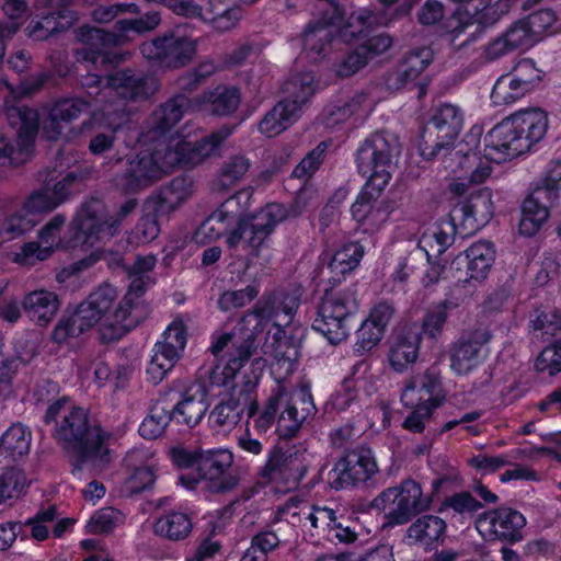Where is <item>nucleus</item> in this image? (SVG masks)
Masks as SVG:
<instances>
[{
    "label": "nucleus",
    "mask_w": 561,
    "mask_h": 561,
    "mask_svg": "<svg viewBox=\"0 0 561 561\" xmlns=\"http://www.w3.org/2000/svg\"><path fill=\"white\" fill-rule=\"evenodd\" d=\"M116 299V291L110 285L99 287L76 310L91 329L108 312Z\"/></svg>",
    "instance_id": "obj_30"
},
{
    "label": "nucleus",
    "mask_w": 561,
    "mask_h": 561,
    "mask_svg": "<svg viewBox=\"0 0 561 561\" xmlns=\"http://www.w3.org/2000/svg\"><path fill=\"white\" fill-rule=\"evenodd\" d=\"M446 522L435 515H423L415 519L407 530L409 539L423 546L438 542L445 535Z\"/></svg>",
    "instance_id": "obj_41"
},
{
    "label": "nucleus",
    "mask_w": 561,
    "mask_h": 561,
    "mask_svg": "<svg viewBox=\"0 0 561 561\" xmlns=\"http://www.w3.org/2000/svg\"><path fill=\"white\" fill-rule=\"evenodd\" d=\"M434 53L420 47L404 54L397 68V80L401 84L415 80L433 61Z\"/></svg>",
    "instance_id": "obj_42"
},
{
    "label": "nucleus",
    "mask_w": 561,
    "mask_h": 561,
    "mask_svg": "<svg viewBox=\"0 0 561 561\" xmlns=\"http://www.w3.org/2000/svg\"><path fill=\"white\" fill-rule=\"evenodd\" d=\"M90 102L82 98L62 99L54 104L47 119L44 122L43 131L49 140H57L66 136L71 122L90 108Z\"/></svg>",
    "instance_id": "obj_17"
},
{
    "label": "nucleus",
    "mask_w": 561,
    "mask_h": 561,
    "mask_svg": "<svg viewBox=\"0 0 561 561\" xmlns=\"http://www.w3.org/2000/svg\"><path fill=\"white\" fill-rule=\"evenodd\" d=\"M233 455L227 449H209L199 453L197 472L211 493H226L239 484V477L232 471Z\"/></svg>",
    "instance_id": "obj_11"
},
{
    "label": "nucleus",
    "mask_w": 561,
    "mask_h": 561,
    "mask_svg": "<svg viewBox=\"0 0 561 561\" xmlns=\"http://www.w3.org/2000/svg\"><path fill=\"white\" fill-rule=\"evenodd\" d=\"M5 115L9 124L16 128V141L24 148H32L38 131L37 112L27 106H11Z\"/></svg>",
    "instance_id": "obj_36"
},
{
    "label": "nucleus",
    "mask_w": 561,
    "mask_h": 561,
    "mask_svg": "<svg viewBox=\"0 0 561 561\" xmlns=\"http://www.w3.org/2000/svg\"><path fill=\"white\" fill-rule=\"evenodd\" d=\"M495 251L488 241H479L457 255L448 272L457 283L466 284L470 279H485L494 262Z\"/></svg>",
    "instance_id": "obj_15"
},
{
    "label": "nucleus",
    "mask_w": 561,
    "mask_h": 561,
    "mask_svg": "<svg viewBox=\"0 0 561 561\" xmlns=\"http://www.w3.org/2000/svg\"><path fill=\"white\" fill-rule=\"evenodd\" d=\"M231 134V128L222 126L197 141H180L183 168H194L216 153L219 146Z\"/></svg>",
    "instance_id": "obj_24"
},
{
    "label": "nucleus",
    "mask_w": 561,
    "mask_h": 561,
    "mask_svg": "<svg viewBox=\"0 0 561 561\" xmlns=\"http://www.w3.org/2000/svg\"><path fill=\"white\" fill-rule=\"evenodd\" d=\"M154 531L170 540H182L192 531V522L184 513H170L156 522Z\"/></svg>",
    "instance_id": "obj_49"
},
{
    "label": "nucleus",
    "mask_w": 561,
    "mask_h": 561,
    "mask_svg": "<svg viewBox=\"0 0 561 561\" xmlns=\"http://www.w3.org/2000/svg\"><path fill=\"white\" fill-rule=\"evenodd\" d=\"M249 167L250 162L244 156L231 157L221 168L218 179L219 184L224 188L230 187L243 178Z\"/></svg>",
    "instance_id": "obj_56"
},
{
    "label": "nucleus",
    "mask_w": 561,
    "mask_h": 561,
    "mask_svg": "<svg viewBox=\"0 0 561 561\" xmlns=\"http://www.w3.org/2000/svg\"><path fill=\"white\" fill-rule=\"evenodd\" d=\"M476 525L490 540L513 545L523 539L522 529L526 525V518L516 510L499 507L479 515Z\"/></svg>",
    "instance_id": "obj_14"
},
{
    "label": "nucleus",
    "mask_w": 561,
    "mask_h": 561,
    "mask_svg": "<svg viewBox=\"0 0 561 561\" xmlns=\"http://www.w3.org/2000/svg\"><path fill=\"white\" fill-rule=\"evenodd\" d=\"M148 154L160 179L172 172L174 168L183 167L179 140L160 141Z\"/></svg>",
    "instance_id": "obj_46"
},
{
    "label": "nucleus",
    "mask_w": 561,
    "mask_h": 561,
    "mask_svg": "<svg viewBox=\"0 0 561 561\" xmlns=\"http://www.w3.org/2000/svg\"><path fill=\"white\" fill-rule=\"evenodd\" d=\"M300 400L305 405L300 411H298L296 402L284 401V410L279 414L276 424V433L279 438L290 439L295 437L307 415L314 409L309 393L302 392Z\"/></svg>",
    "instance_id": "obj_33"
},
{
    "label": "nucleus",
    "mask_w": 561,
    "mask_h": 561,
    "mask_svg": "<svg viewBox=\"0 0 561 561\" xmlns=\"http://www.w3.org/2000/svg\"><path fill=\"white\" fill-rule=\"evenodd\" d=\"M492 216L493 203L491 191L484 187L471 193L466 202L457 204L450 213L451 221H445L443 225L454 230L453 221L457 218H461L462 220L472 218L478 224H485Z\"/></svg>",
    "instance_id": "obj_25"
},
{
    "label": "nucleus",
    "mask_w": 561,
    "mask_h": 561,
    "mask_svg": "<svg viewBox=\"0 0 561 561\" xmlns=\"http://www.w3.org/2000/svg\"><path fill=\"white\" fill-rule=\"evenodd\" d=\"M351 317L350 301L339 293L325 290L312 328L321 332L331 344L336 345L347 337Z\"/></svg>",
    "instance_id": "obj_9"
},
{
    "label": "nucleus",
    "mask_w": 561,
    "mask_h": 561,
    "mask_svg": "<svg viewBox=\"0 0 561 561\" xmlns=\"http://www.w3.org/2000/svg\"><path fill=\"white\" fill-rule=\"evenodd\" d=\"M156 263L157 259L154 255H138L131 265H126L123 257L121 256L115 259V264L121 266L130 279V284L126 294H131L136 284L141 285V288L135 294V297L133 296L131 298L134 301H146L142 297L148 285L152 282L148 273L153 270Z\"/></svg>",
    "instance_id": "obj_38"
},
{
    "label": "nucleus",
    "mask_w": 561,
    "mask_h": 561,
    "mask_svg": "<svg viewBox=\"0 0 561 561\" xmlns=\"http://www.w3.org/2000/svg\"><path fill=\"white\" fill-rule=\"evenodd\" d=\"M508 117L514 121V125L523 122L517 128L520 136L527 137L530 147L543 138L548 128L547 115L539 108L518 111Z\"/></svg>",
    "instance_id": "obj_43"
},
{
    "label": "nucleus",
    "mask_w": 561,
    "mask_h": 561,
    "mask_svg": "<svg viewBox=\"0 0 561 561\" xmlns=\"http://www.w3.org/2000/svg\"><path fill=\"white\" fill-rule=\"evenodd\" d=\"M478 354V350L460 340L450 348L451 368L457 374L467 377L473 387L489 383L492 377L486 367L479 363Z\"/></svg>",
    "instance_id": "obj_18"
},
{
    "label": "nucleus",
    "mask_w": 561,
    "mask_h": 561,
    "mask_svg": "<svg viewBox=\"0 0 561 561\" xmlns=\"http://www.w3.org/2000/svg\"><path fill=\"white\" fill-rule=\"evenodd\" d=\"M517 123L514 125V121L507 116L485 135L482 153L489 161L501 163L530 149L527 137L520 136L517 128L523 122Z\"/></svg>",
    "instance_id": "obj_10"
},
{
    "label": "nucleus",
    "mask_w": 561,
    "mask_h": 561,
    "mask_svg": "<svg viewBox=\"0 0 561 561\" xmlns=\"http://www.w3.org/2000/svg\"><path fill=\"white\" fill-rule=\"evenodd\" d=\"M368 64L366 55L359 51L357 46L354 50L344 54L340 60L334 64L335 75L340 78H348L359 71Z\"/></svg>",
    "instance_id": "obj_57"
},
{
    "label": "nucleus",
    "mask_w": 561,
    "mask_h": 561,
    "mask_svg": "<svg viewBox=\"0 0 561 561\" xmlns=\"http://www.w3.org/2000/svg\"><path fill=\"white\" fill-rule=\"evenodd\" d=\"M159 205L151 203L148 198L145 204V213L137 224V232L142 242L153 241L160 233V220L163 217H168L169 213L158 211Z\"/></svg>",
    "instance_id": "obj_51"
},
{
    "label": "nucleus",
    "mask_w": 561,
    "mask_h": 561,
    "mask_svg": "<svg viewBox=\"0 0 561 561\" xmlns=\"http://www.w3.org/2000/svg\"><path fill=\"white\" fill-rule=\"evenodd\" d=\"M22 309L28 318L41 327H46L59 309L56 294L47 290H34L24 296Z\"/></svg>",
    "instance_id": "obj_28"
},
{
    "label": "nucleus",
    "mask_w": 561,
    "mask_h": 561,
    "mask_svg": "<svg viewBox=\"0 0 561 561\" xmlns=\"http://www.w3.org/2000/svg\"><path fill=\"white\" fill-rule=\"evenodd\" d=\"M502 35L514 50L536 42L524 19L514 22Z\"/></svg>",
    "instance_id": "obj_64"
},
{
    "label": "nucleus",
    "mask_w": 561,
    "mask_h": 561,
    "mask_svg": "<svg viewBox=\"0 0 561 561\" xmlns=\"http://www.w3.org/2000/svg\"><path fill=\"white\" fill-rule=\"evenodd\" d=\"M50 193L46 184L42 188L32 192L24 202V209L30 214H42L54 210L59 205L54 201L55 198Z\"/></svg>",
    "instance_id": "obj_58"
},
{
    "label": "nucleus",
    "mask_w": 561,
    "mask_h": 561,
    "mask_svg": "<svg viewBox=\"0 0 561 561\" xmlns=\"http://www.w3.org/2000/svg\"><path fill=\"white\" fill-rule=\"evenodd\" d=\"M421 403L433 409L438 408L445 400V392L439 376L433 370H426L420 381Z\"/></svg>",
    "instance_id": "obj_54"
},
{
    "label": "nucleus",
    "mask_w": 561,
    "mask_h": 561,
    "mask_svg": "<svg viewBox=\"0 0 561 561\" xmlns=\"http://www.w3.org/2000/svg\"><path fill=\"white\" fill-rule=\"evenodd\" d=\"M398 153L396 141L376 133L357 150V168L368 180L362 193L352 205L351 211L357 222L371 221V231L379 229L390 210L387 206L375 207V203L390 180L389 168Z\"/></svg>",
    "instance_id": "obj_1"
},
{
    "label": "nucleus",
    "mask_w": 561,
    "mask_h": 561,
    "mask_svg": "<svg viewBox=\"0 0 561 561\" xmlns=\"http://www.w3.org/2000/svg\"><path fill=\"white\" fill-rule=\"evenodd\" d=\"M263 219V216L247 215L236 216V227L228 234L227 243L230 248H236L243 240L253 250L255 256L259 255V248L271 234V226Z\"/></svg>",
    "instance_id": "obj_21"
},
{
    "label": "nucleus",
    "mask_w": 561,
    "mask_h": 561,
    "mask_svg": "<svg viewBox=\"0 0 561 561\" xmlns=\"http://www.w3.org/2000/svg\"><path fill=\"white\" fill-rule=\"evenodd\" d=\"M307 472V465L302 454L298 451H284L275 447L268 455L260 476L267 482L283 483L287 489L297 488Z\"/></svg>",
    "instance_id": "obj_16"
},
{
    "label": "nucleus",
    "mask_w": 561,
    "mask_h": 561,
    "mask_svg": "<svg viewBox=\"0 0 561 561\" xmlns=\"http://www.w3.org/2000/svg\"><path fill=\"white\" fill-rule=\"evenodd\" d=\"M529 93L525 87L508 72L501 76L492 90L491 98L496 105L512 104Z\"/></svg>",
    "instance_id": "obj_50"
},
{
    "label": "nucleus",
    "mask_w": 561,
    "mask_h": 561,
    "mask_svg": "<svg viewBox=\"0 0 561 561\" xmlns=\"http://www.w3.org/2000/svg\"><path fill=\"white\" fill-rule=\"evenodd\" d=\"M256 345L253 335H249L237 347V355L231 357L226 366L220 369L215 366L209 371V381L213 386H227L230 380H234L240 374L244 363L255 353Z\"/></svg>",
    "instance_id": "obj_34"
},
{
    "label": "nucleus",
    "mask_w": 561,
    "mask_h": 561,
    "mask_svg": "<svg viewBox=\"0 0 561 561\" xmlns=\"http://www.w3.org/2000/svg\"><path fill=\"white\" fill-rule=\"evenodd\" d=\"M170 422H174L171 403L165 398L157 400L139 427V434L146 439H156L164 432Z\"/></svg>",
    "instance_id": "obj_44"
},
{
    "label": "nucleus",
    "mask_w": 561,
    "mask_h": 561,
    "mask_svg": "<svg viewBox=\"0 0 561 561\" xmlns=\"http://www.w3.org/2000/svg\"><path fill=\"white\" fill-rule=\"evenodd\" d=\"M462 114L453 104H442L434 108L425 124L420 141L422 157L432 160L439 154L451 153L462 128Z\"/></svg>",
    "instance_id": "obj_4"
},
{
    "label": "nucleus",
    "mask_w": 561,
    "mask_h": 561,
    "mask_svg": "<svg viewBox=\"0 0 561 561\" xmlns=\"http://www.w3.org/2000/svg\"><path fill=\"white\" fill-rule=\"evenodd\" d=\"M56 438L68 453L75 469L101 471L111 462V434L82 408H73L56 430Z\"/></svg>",
    "instance_id": "obj_2"
},
{
    "label": "nucleus",
    "mask_w": 561,
    "mask_h": 561,
    "mask_svg": "<svg viewBox=\"0 0 561 561\" xmlns=\"http://www.w3.org/2000/svg\"><path fill=\"white\" fill-rule=\"evenodd\" d=\"M90 330L85 321L75 309L70 314H64L57 322L51 340L58 344L67 342L70 337H77Z\"/></svg>",
    "instance_id": "obj_52"
},
{
    "label": "nucleus",
    "mask_w": 561,
    "mask_h": 561,
    "mask_svg": "<svg viewBox=\"0 0 561 561\" xmlns=\"http://www.w3.org/2000/svg\"><path fill=\"white\" fill-rule=\"evenodd\" d=\"M54 252L51 245L41 244L32 241L21 248V252L15 254V262L24 265H34L36 262L47 260Z\"/></svg>",
    "instance_id": "obj_61"
},
{
    "label": "nucleus",
    "mask_w": 561,
    "mask_h": 561,
    "mask_svg": "<svg viewBox=\"0 0 561 561\" xmlns=\"http://www.w3.org/2000/svg\"><path fill=\"white\" fill-rule=\"evenodd\" d=\"M298 115L284 105L277 102L272 110H270L261 119L259 129L267 137H274L287 129L296 119Z\"/></svg>",
    "instance_id": "obj_48"
},
{
    "label": "nucleus",
    "mask_w": 561,
    "mask_h": 561,
    "mask_svg": "<svg viewBox=\"0 0 561 561\" xmlns=\"http://www.w3.org/2000/svg\"><path fill=\"white\" fill-rule=\"evenodd\" d=\"M105 88L125 102L138 103L149 100L160 83L154 76L142 70L122 68L105 76Z\"/></svg>",
    "instance_id": "obj_12"
},
{
    "label": "nucleus",
    "mask_w": 561,
    "mask_h": 561,
    "mask_svg": "<svg viewBox=\"0 0 561 561\" xmlns=\"http://www.w3.org/2000/svg\"><path fill=\"white\" fill-rule=\"evenodd\" d=\"M199 19L213 23L218 31H228L241 19V11L222 0H199Z\"/></svg>",
    "instance_id": "obj_37"
},
{
    "label": "nucleus",
    "mask_w": 561,
    "mask_h": 561,
    "mask_svg": "<svg viewBox=\"0 0 561 561\" xmlns=\"http://www.w3.org/2000/svg\"><path fill=\"white\" fill-rule=\"evenodd\" d=\"M239 104L240 92L237 88L217 87L204 95L205 111L213 115H230Z\"/></svg>",
    "instance_id": "obj_45"
},
{
    "label": "nucleus",
    "mask_w": 561,
    "mask_h": 561,
    "mask_svg": "<svg viewBox=\"0 0 561 561\" xmlns=\"http://www.w3.org/2000/svg\"><path fill=\"white\" fill-rule=\"evenodd\" d=\"M160 21L159 12L149 11L136 19H118L112 32L100 27L81 26L78 30V39L83 47L79 54L82 59L95 65L119 62L122 58L110 49L126 44L130 39L131 32L142 34L153 31Z\"/></svg>",
    "instance_id": "obj_3"
},
{
    "label": "nucleus",
    "mask_w": 561,
    "mask_h": 561,
    "mask_svg": "<svg viewBox=\"0 0 561 561\" xmlns=\"http://www.w3.org/2000/svg\"><path fill=\"white\" fill-rule=\"evenodd\" d=\"M228 204L224 203L207 219L202 222L195 232L198 242H211L229 233L236 224V215L229 211Z\"/></svg>",
    "instance_id": "obj_39"
},
{
    "label": "nucleus",
    "mask_w": 561,
    "mask_h": 561,
    "mask_svg": "<svg viewBox=\"0 0 561 561\" xmlns=\"http://www.w3.org/2000/svg\"><path fill=\"white\" fill-rule=\"evenodd\" d=\"M190 105L191 101L185 94L172 96L153 112L150 130L156 135L170 131L182 119Z\"/></svg>",
    "instance_id": "obj_32"
},
{
    "label": "nucleus",
    "mask_w": 561,
    "mask_h": 561,
    "mask_svg": "<svg viewBox=\"0 0 561 561\" xmlns=\"http://www.w3.org/2000/svg\"><path fill=\"white\" fill-rule=\"evenodd\" d=\"M139 49L152 67L163 71L179 70L188 66L197 53L195 39L178 36L172 32L144 42Z\"/></svg>",
    "instance_id": "obj_6"
},
{
    "label": "nucleus",
    "mask_w": 561,
    "mask_h": 561,
    "mask_svg": "<svg viewBox=\"0 0 561 561\" xmlns=\"http://www.w3.org/2000/svg\"><path fill=\"white\" fill-rule=\"evenodd\" d=\"M209 408L207 394L204 389L195 393L186 392L184 398L175 405L171 404L174 423L188 428L195 427Z\"/></svg>",
    "instance_id": "obj_29"
},
{
    "label": "nucleus",
    "mask_w": 561,
    "mask_h": 561,
    "mask_svg": "<svg viewBox=\"0 0 561 561\" xmlns=\"http://www.w3.org/2000/svg\"><path fill=\"white\" fill-rule=\"evenodd\" d=\"M314 79L311 73H297L291 76L283 84L285 96L278 102L284 103L286 107L293 110L299 116L301 107L309 101L314 93Z\"/></svg>",
    "instance_id": "obj_35"
},
{
    "label": "nucleus",
    "mask_w": 561,
    "mask_h": 561,
    "mask_svg": "<svg viewBox=\"0 0 561 561\" xmlns=\"http://www.w3.org/2000/svg\"><path fill=\"white\" fill-rule=\"evenodd\" d=\"M148 153H138L127 159V165L119 176L118 187L123 193L135 194L161 180Z\"/></svg>",
    "instance_id": "obj_19"
},
{
    "label": "nucleus",
    "mask_w": 561,
    "mask_h": 561,
    "mask_svg": "<svg viewBox=\"0 0 561 561\" xmlns=\"http://www.w3.org/2000/svg\"><path fill=\"white\" fill-rule=\"evenodd\" d=\"M378 472L373 451L364 446L346 450L331 470L329 484L333 490H344L365 484Z\"/></svg>",
    "instance_id": "obj_8"
},
{
    "label": "nucleus",
    "mask_w": 561,
    "mask_h": 561,
    "mask_svg": "<svg viewBox=\"0 0 561 561\" xmlns=\"http://www.w3.org/2000/svg\"><path fill=\"white\" fill-rule=\"evenodd\" d=\"M30 437L22 425H12L0 438V456L16 461L27 455Z\"/></svg>",
    "instance_id": "obj_47"
},
{
    "label": "nucleus",
    "mask_w": 561,
    "mask_h": 561,
    "mask_svg": "<svg viewBox=\"0 0 561 561\" xmlns=\"http://www.w3.org/2000/svg\"><path fill=\"white\" fill-rule=\"evenodd\" d=\"M285 396L283 388H277V390L270 396L263 412L254 420V426L259 431L265 432L274 423L279 408L284 404Z\"/></svg>",
    "instance_id": "obj_59"
},
{
    "label": "nucleus",
    "mask_w": 561,
    "mask_h": 561,
    "mask_svg": "<svg viewBox=\"0 0 561 561\" xmlns=\"http://www.w3.org/2000/svg\"><path fill=\"white\" fill-rule=\"evenodd\" d=\"M26 485L24 472L15 467L7 468L0 476V504L9 500H18Z\"/></svg>",
    "instance_id": "obj_53"
},
{
    "label": "nucleus",
    "mask_w": 561,
    "mask_h": 561,
    "mask_svg": "<svg viewBox=\"0 0 561 561\" xmlns=\"http://www.w3.org/2000/svg\"><path fill=\"white\" fill-rule=\"evenodd\" d=\"M431 496H423L422 486L413 479H405L398 486L382 491L373 502L377 508L386 512L390 525H403L414 516L427 511Z\"/></svg>",
    "instance_id": "obj_5"
},
{
    "label": "nucleus",
    "mask_w": 561,
    "mask_h": 561,
    "mask_svg": "<svg viewBox=\"0 0 561 561\" xmlns=\"http://www.w3.org/2000/svg\"><path fill=\"white\" fill-rule=\"evenodd\" d=\"M538 371L548 370L550 376L561 371V340L546 347L536 359Z\"/></svg>",
    "instance_id": "obj_62"
},
{
    "label": "nucleus",
    "mask_w": 561,
    "mask_h": 561,
    "mask_svg": "<svg viewBox=\"0 0 561 561\" xmlns=\"http://www.w3.org/2000/svg\"><path fill=\"white\" fill-rule=\"evenodd\" d=\"M421 340L422 332L416 327H402L398 330L388 354L389 363L396 371H402L416 362Z\"/></svg>",
    "instance_id": "obj_20"
},
{
    "label": "nucleus",
    "mask_w": 561,
    "mask_h": 561,
    "mask_svg": "<svg viewBox=\"0 0 561 561\" xmlns=\"http://www.w3.org/2000/svg\"><path fill=\"white\" fill-rule=\"evenodd\" d=\"M119 126L108 125L103 129H95L89 141V150L94 156H100L113 149L116 133Z\"/></svg>",
    "instance_id": "obj_60"
},
{
    "label": "nucleus",
    "mask_w": 561,
    "mask_h": 561,
    "mask_svg": "<svg viewBox=\"0 0 561 561\" xmlns=\"http://www.w3.org/2000/svg\"><path fill=\"white\" fill-rule=\"evenodd\" d=\"M259 294V290L254 286H248L244 289L225 291L219 300L218 305L221 310L229 311L234 308H241L248 302L252 301Z\"/></svg>",
    "instance_id": "obj_63"
},
{
    "label": "nucleus",
    "mask_w": 561,
    "mask_h": 561,
    "mask_svg": "<svg viewBox=\"0 0 561 561\" xmlns=\"http://www.w3.org/2000/svg\"><path fill=\"white\" fill-rule=\"evenodd\" d=\"M508 73L519 81L528 92H531L545 77V71L537 67L530 58L520 59Z\"/></svg>",
    "instance_id": "obj_55"
},
{
    "label": "nucleus",
    "mask_w": 561,
    "mask_h": 561,
    "mask_svg": "<svg viewBox=\"0 0 561 561\" xmlns=\"http://www.w3.org/2000/svg\"><path fill=\"white\" fill-rule=\"evenodd\" d=\"M193 187V179L183 174L175 176L168 184L161 186L159 192L149 198L151 203L159 205L158 211L171 214L192 195Z\"/></svg>",
    "instance_id": "obj_27"
},
{
    "label": "nucleus",
    "mask_w": 561,
    "mask_h": 561,
    "mask_svg": "<svg viewBox=\"0 0 561 561\" xmlns=\"http://www.w3.org/2000/svg\"><path fill=\"white\" fill-rule=\"evenodd\" d=\"M139 456H141L140 453L133 450L124 459L125 466L130 472L124 484L125 492L128 495H135L150 489L157 478L153 467L136 463Z\"/></svg>",
    "instance_id": "obj_40"
},
{
    "label": "nucleus",
    "mask_w": 561,
    "mask_h": 561,
    "mask_svg": "<svg viewBox=\"0 0 561 561\" xmlns=\"http://www.w3.org/2000/svg\"><path fill=\"white\" fill-rule=\"evenodd\" d=\"M345 18V10L337 0H327V4L321 9L320 18L309 23L304 31L307 44L312 48H318L317 39H333L332 26H340Z\"/></svg>",
    "instance_id": "obj_26"
},
{
    "label": "nucleus",
    "mask_w": 561,
    "mask_h": 561,
    "mask_svg": "<svg viewBox=\"0 0 561 561\" xmlns=\"http://www.w3.org/2000/svg\"><path fill=\"white\" fill-rule=\"evenodd\" d=\"M561 181V162H557L546 174L543 184L537 186L522 205L519 232L527 237L536 234L549 217V208L558 197Z\"/></svg>",
    "instance_id": "obj_7"
},
{
    "label": "nucleus",
    "mask_w": 561,
    "mask_h": 561,
    "mask_svg": "<svg viewBox=\"0 0 561 561\" xmlns=\"http://www.w3.org/2000/svg\"><path fill=\"white\" fill-rule=\"evenodd\" d=\"M140 284L134 286L131 294H126L113 313L114 321L106 319L99 328L102 343H111L122 339L127 332L136 328L150 313L146 301H134L131 298L141 288Z\"/></svg>",
    "instance_id": "obj_13"
},
{
    "label": "nucleus",
    "mask_w": 561,
    "mask_h": 561,
    "mask_svg": "<svg viewBox=\"0 0 561 561\" xmlns=\"http://www.w3.org/2000/svg\"><path fill=\"white\" fill-rule=\"evenodd\" d=\"M262 363V358H255L251 364V368L243 371L241 380L234 382L231 387L227 400L241 416L247 411L249 419H251L257 411L256 386L260 375L255 371L254 366Z\"/></svg>",
    "instance_id": "obj_22"
},
{
    "label": "nucleus",
    "mask_w": 561,
    "mask_h": 561,
    "mask_svg": "<svg viewBox=\"0 0 561 561\" xmlns=\"http://www.w3.org/2000/svg\"><path fill=\"white\" fill-rule=\"evenodd\" d=\"M300 304L298 289H276L263 296L255 305L253 313L264 321H271L284 313L289 319L296 312Z\"/></svg>",
    "instance_id": "obj_23"
},
{
    "label": "nucleus",
    "mask_w": 561,
    "mask_h": 561,
    "mask_svg": "<svg viewBox=\"0 0 561 561\" xmlns=\"http://www.w3.org/2000/svg\"><path fill=\"white\" fill-rule=\"evenodd\" d=\"M103 208L99 199H92L83 205L81 211L72 222L73 228L78 230L77 239L80 238L79 233L84 237V242L92 236L101 232L110 236L108 218H105Z\"/></svg>",
    "instance_id": "obj_31"
}]
</instances>
